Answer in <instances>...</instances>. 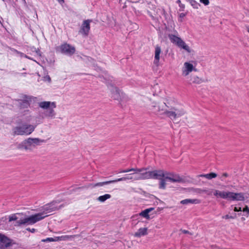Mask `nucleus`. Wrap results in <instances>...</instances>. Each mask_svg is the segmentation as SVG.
Wrapping results in <instances>:
<instances>
[{
  "instance_id": "obj_1",
  "label": "nucleus",
  "mask_w": 249,
  "mask_h": 249,
  "mask_svg": "<svg viewBox=\"0 0 249 249\" xmlns=\"http://www.w3.org/2000/svg\"><path fill=\"white\" fill-rule=\"evenodd\" d=\"M60 208L56 201H53L44 206L43 212L26 217L22 213H16L9 216V222L15 221V226L33 225L49 215V213Z\"/></svg>"
},
{
  "instance_id": "obj_2",
  "label": "nucleus",
  "mask_w": 249,
  "mask_h": 249,
  "mask_svg": "<svg viewBox=\"0 0 249 249\" xmlns=\"http://www.w3.org/2000/svg\"><path fill=\"white\" fill-rule=\"evenodd\" d=\"M29 110L25 111L26 117L22 118L18 122V125L14 127L12 130L14 135H29L35 129L36 125L27 124L31 120V116L28 115Z\"/></svg>"
},
{
  "instance_id": "obj_3",
  "label": "nucleus",
  "mask_w": 249,
  "mask_h": 249,
  "mask_svg": "<svg viewBox=\"0 0 249 249\" xmlns=\"http://www.w3.org/2000/svg\"><path fill=\"white\" fill-rule=\"evenodd\" d=\"M143 179H155L160 180V188L164 189L166 184L171 181L170 175L163 170H154L143 172Z\"/></svg>"
},
{
  "instance_id": "obj_4",
  "label": "nucleus",
  "mask_w": 249,
  "mask_h": 249,
  "mask_svg": "<svg viewBox=\"0 0 249 249\" xmlns=\"http://www.w3.org/2000/svg\"><path fill=\"white\" fill-rule=\"evenodd\" d=\"M214 196L223 199H227L230 200L244 201L245 200L244 194L242 193H233L231 192H221L215 190Z\"/></svg>"
},
{
  "instance_id": "obj_5",
  "label": "nucleus",
  "mask_w": 249,
  "mask_h": 249,
  "mask_svg": "<svg viewBox=\"0 0 249 249\" xmlns=\"http://www.w3.org/2000/svg\"><path fill=\"white\" fill-rule=\"evenodd\" d=\"M45 140L39 138H29L18 145V149H24L26 150L32 151L37 146L41 145L42 143L45 142Z\"/></svg>"
},
{
  "instance_id": "obj_6",
  "label": "nucleus",
  "mask_w": 249,
  "mask_h": 249,
  "mask_svg": "<svg viewBox=\"0 0 249 249\" xmlns=\"http://www.w3.org/2000/svg\"><path fill=\"white\" fill-rule=\"evenodd\" d=\"M39 107L46 110L45 112V116L51 119L55 118L56 113L54 109L56 107L55 102L43 101L38 103Z\"/></svg>"
},
{
  "instance_id": "obj_7",
  "label": "nucleus",
  "mask_w": 249,
  "mask_h": 249,
  "mask_svg": "<svg viewBox=\"0 0 249 249\" xmlns=\"http://www.w3.org/2000/svg\"><path fill=\"white\" fill-rule=\"evenodd\" d=\"M172 43L180 49H183L189 53L191 52L189 46L180 37L173 34H172Z\"/></svg>"
},
{
  "instance_id": "obj_8",
  "label": "nucleus",
  "mask_w": 249,
  "mask_h": 249,
  "mask_svg": "<svg viewBox=\"0 0 249 249\" xmlns=\"http://www.w3.org/2000/svg\"><path fill=\"white\" fill-rule=\"evenodd\" d=\"M135 172L133 173L127 175L126 176L115 179V182L125 181L127 180H138L143 179V171L142 172Z\"/></svg>"
},
{
  "instance_id": "obj_9",
  "label": "nucleus",
  "mask_w": 249,
  "mask_h": 249,
  "mask_svg": "<svg viewBox=\"0 0 249 249\" xmlns=\"http://www.w3.org/2000/svg\"><path fill=\"white\" fill-rule=\"evenodd\" d=\"M185 112L183 110L182 106L178 105L172 108V121L175 123H178L179 122V118L183 115Z\"/></svg>"
},
{
  "instance_id": "obj_10",
  "label": "nucleus",
  "mask_w": 249,
  "mask_h": 249,
  "mask_svg": "<svg viewBox=\"0 0 249 249\" xmlns=\"http://www.w3.org/2000/svg\"><path fill=\"white\" fill-rule=\"evenodd\" d=\"M58 49L62 53L68 56L72 55L75 52V48L67 43L61 44L58 47Z\"/></svg>"
},
{
  "instance_id": "obj_11",
  "label": "nucleus",
  "mask_w": 249,
  "mask_h": 249,
  "mask_svg": "<svg viewBox=\"0 0 249 249\" xmlns=\"http://www.w3.org/2000/svg\"><path fill=\"white\" fill-rule=\"evenodd\" d=\"M91 21L89 19L84 20L82 24L79 33L84 36H87L90 30V22Z\"/></svg>"
},
{
  "instance_id": "obj_12",
  "label": "nucleus",
  "mask_w": 249,
  "mask_h": 249,
  "mask_svg": "<svg viewBox=\"0 0 249 249\" xmlns=\"http://www.w3.org/2000/svg\"><path fill=\"white\" fill-rule=\"evenodd\" d=\"M33 98V97L32 96L23 95L19 100L20 108H28L30 106V102Z\"/></svg>"
},
{
  "instance_id": "obj_13",
  "label": "nucleus",
  "mask_w": 249,
  "mask_h": 249,
  "mask_svg": "<svg viewBox=\"0 0 249 249\" xmlns=\"http://www.w3.org/2000/svg\"><path fill=\"white\" fill-rule=\"evenodd\" d=\"M197 71V70L194 67L193 65L190 62H185L182 69V74L184 76L188 75L193 71Z\"/></svg>"
},
{
  "instance_id": "obj_14",
  "label": "nucleus",
  "mask_w": 249,
  "mask_h": 249,
  "mask_svg": "<svg viewBox=\"0 0 249 249\" xmlns=\"http://www.w3.org/2000/svg\"><path fill=\"white\" fill-rule=\"evenodd\" d=\"M112 98L115 100H119L123 94L116 87H113L112 89Z\"/></svg>"
},
{
  "instance_id": "obj_15",
  "label": "nucleus",
  "mask_w": 249,
  "mask_h": 249,
  "mask_svg": "<svg viewBox=\"0 0 249 249\" xmlns=\"http://www.w3.org/2000/svg\"><path fill=\"white\" fill-rule=\"evenodd\" d=\"M161 53V49L160 48L157 46L155 48V57H154V64L156 65V66H158L159 62L160 60V55Z\"/></svg>"
},
{
  "instance_id": "obj_16",
  "label": "nucleus",
  "mask_w": 249,
  "mask_h": 249,
  "mask_svg": "<svg viewBox=\"0 0 249 249\" xmlns=\"http://www.w3.org/2000/svg\"><path fill=\"white\" fill-rule=\"evenodd\" d=\"M115 180H109V181H107L98 182V183H96L95 184H90L89 186V187H90L91 188H95V187H97L103 186L105 185H107V184H110L112 183H115Z\"/></svg>"
},
{
  "instance_id": "obj_17",
  "label": "nucleus",
  "mask_w": 249,
  "mask_h": 249,
  "mask_svg": "<svg viewBox=\"0 0 249 249\" xmlns=\"http://www.w3.org/2000/svg\"><path fill=\"white\" fill-rule=\"evenodd\" d=\"M200 200L198 199H185L180 201V203L183 205H187L188 204H199Z\"/></svg>"
},
{
  "instance_id": "obj_18",
  "label": "nucleus",
  "mask_w": 249,
  "mask_h": 249,
  "mask_svg": "<svg viewBox=\"0 0 249 249\" xmlns=\"http://www.w3.org/2000/svg\"><path fill=\"white\" fill-rule=\"evenodd\" d=\"M147 228H140L138 231L135 233L134 236L137 237H140L142 236L145 235L147 234Z\"/></svg>"
},
{
  "instance_id": "obj_19",
  "label": "nucleus",
  "mask_w": 249,
  "mask_h": 249,
  "mask_svg": "<svg viewBox=\"0 0 249 249\" xmlns=\"http://www.w3.org/2000/svg\"><path fill=\"white\" fill-rule=\"evenodd\" d=\"M75 235H62L61 236H57L54 237V241H66L71 239L73 238Z\"/></svg>"
},
{
  "instance_id": "obj_20",
  "label": "nucleus",
  "mask_w": 249,
  "mask_h": 249,
  "mask_svg": "<svg viewBox=\"0 0 249 249\" xmlns=\"http://www.w3.org/2000/svg\"><path fill=\"white\" fill-rule=\"evenodd\" d=\"M0 243L3 244L5 247H8L10 244V240L1 233H0Z\"/></svg>"
},
{
  "instance_id": "obj_21",
  "label": "nucleus",
  "mask_w": 249,
  "mask_h": 249,
  "mask_svg": "<svg viewBox=\"0 0 249 249\" xmlns=\"http://www.w3.org/2000/svg\"><path fill=\"white\" fill-rule=\"evenodd\" d=\"M154 210L153 208H150L146 209L141 212L140 213V215L146 218V219H149L150 216L149 215V213L151 212L152 211Z\"/></svg>"
},
{
  "instance_id": "obj_22",
  "label": "nucleus",
  "mask_w": 249,
  "mask_h": 249,
  "mask_svg": "<svg viewBox=\"0 0 249 249\" xmlns=\"http://www.w3.org/2000/svg\"><path fill=\"white\" fill-rule=\"evenodd\" d=\"M145 169L144 168H130L126 170H122L119 171V173H127L131 171H136V172H142L144 171Z\"/></svg>"
},
{
  "instance_id": "obj_23",
  "label": "nucleus",
  "mask_w": 249,
  "mask_h": 249,
  "mask_svg": "<svg viewBox=\"0 0 249 249\" xmlns=\"http://www.w3.org/2000/svg\"><path fill=\"white\" fill-rule=\"evenodd\" d=\"M111 197V195L110 194H105L103 196H99L97 198V200L100 202H104L105 201H106L107 199L110 198Z\"/></svg>"
},
{
  "instance_id": "obj_24",
  "label": "nucleus",
  "mask_w": 249,
  "mask_h": 249,
  "mask_svg": "<svg viewBox=\"0 0 249 249\" xmlns=\"http://www.w3.org/2000/svg\"><path fill=\"white\" fill-rule=\"evenodd\" d=\"M200 177L205 178L208 179H211L217 177V174L215 173H210L207 174H202Z\"/></svg>"
},
{
  "instance_id": "obj_25",
  "label": "nucleus",
  "mask_w": 249,
  "mask_h": 249,
  "mask_svg": "<svg viewBox=\"0 0 249 249\" xmlns=\"http://www.w3.org/2000/svg\"><path fill=\"white\" fill-rule=\"evenodd\" d=\"M191 81L193 84H200L203 82V80L197 76L191 78Z\"/></svg>"
},
{
  "instance_id": "obj_26",
  "label": "nucleus",
  "mask_w": 249,
  "mask_h": 249,
  "mask_svg": "<svg viewBox=\"0 0 249 249\" xmlns=\"http://www.w3.org/2000/svg\"><path fill=\"white\" fill-rule=\"evenodd\" d=\"M183 181V179L179 176L177 175H174L172 174V182H180Z\"/></svg>"
},
{
  "instance_id": "obj_27",
  "label": "nucleus",
  "mask_w": 249,
  "mask_h": 249,
  "mask_svg": "<svg viewBox=\"0 0 249 249\" xmlns=\"http://www.w3.org/2000/svg\"><path fill=\"white\" fill-rule=\"evenodd\" d=\"M214 191L215 190H201L199 191V193H205L208 196H212L213 195V194L214 195Z\"/></svg>"
},
{
  "instance_id": "obj_28",
  "label": "nucleus",
  "mask_w": 249,
  "mask_h": 249,
  "mask_svg": "<svg viewBox=\"0 0 249 249\" xmlns=\"http://www.w3.org/2000/svg\"><path fill=\"white\" fill-rule=\"evenodd\" d=\"M190 3L194 8L197 9L199 3H197L195 0H189Z\"/></svg>"
},
{
  "instance_id": "obj_29",
  "label": "nucleus",
  "mask_w": 249,
  "mask_h": 249,
  "mask_svg": "<svg viewBox=\"0 0 249 249\" xmlns=\"http://www.w3.org/2000/svg\"><path fill=\"white\" fill-rule=\"evenodd\" d=\"M154 113L158 114L160 112V107L159 106H155L152 109Z\"/></svg>"
},
{
  "instance_id": "obj_30",
  "label": "nucleus",
  "mask_w": 249,
  "mask_h": 249,
  "mask_svg": "<svg viewBox=\"0 0 249 249\" xmlns=\"http://www.w3.org/2000/svg\"><path fill=\"white\" fill-rule=\"evenodd\" d=\"M43 242H55L54 238L48 237L42 240Z\"/></svg>"
},
{
  "instance_id": "obj_31",
  "label": "nucleus",
  "mask_w": 249,
  "mask_h": 249,
  "mask_svg": "<svg viewBox=\"0 0 249 249\" xmlns=\"http://www.w3.org/2000/svg\"><path fill=\"white\" fill-rule=\"evenodd\" d=\"M235 216H231V215H230L229 214H227L226 215H224V216H222V218H224V219H234L235 218Z\"/></svg>"
},
{
  "instance_id": "obj_32",
  "label": "nucleus",
  "mask_w": 249,
  "mask_h": 249,
  "mask_svg": "<svg viewBox=\"0 0 249 249\" xmlns=\"http://www.w3.org/2000/svg\"><path fill=\"white\" fill-rule=\"evenodd\" d=\"M199 1L205 6L208 5L210 4V0H199Z\"/></svg>"
},
{
  "instance_id": "obj_33",
  "label": "nucleus",
  "mask_w": 249,
  "mask_h": 249,
  "mask_svg": "<svg viewBox=\"0 0 249 249\" xmlns=\"http://www.w3.org/2000/svg\"><path fill=\"white\" fill-rule=\"evenodd\" d=\"M177 3L179 4V6H180V8L181 9L180 10H183L184 7H185L184 5L181 4V1L180 0H178Z\"/></svg>"
},
{
  "instance_id": "obj_34",
  "label": "nucleus",
  "mask_w": 249,
  "mask_h": 249,
  "mask_svg": "<svg viewBox=\"0 0 249 249\" xmlns=\"http://www.w3.org/2000/svg\"><path fill=\"white\" fill-rule=\"evenodd\" d=\"M243 212H247L248 213V215L249 214V208L247 206H246L245 208L243 209Z\"/></svg>"
},
{
  "instance_id": "obj_35",
  "label": "nucleus",
  "mask_w": 249,
  "mask_h": 249,
  "mask_svg": "<svg viewBox=\"0 0 249 249\" xmlns=\"http://www.w3.org/2000/svg\"><path fill=\"white\" fill-rule=\"evenodd\" d=\"M44 80L48 81L49 82H50L51 81V79L49 75H47L44 77Z\"/></svg>"
},
{
  "instance_id": "obj_36",
  "label": "nucleus",
  "mask_w": 249,
  "mask_h": 249,
  "mask_svg": "<svg viewBox=\"0 0 249 249\" xmlns=\"http://www.w3.org/2000/svg\"><path fill=\"white\" fill-rule=\"evenodd\" d=\"M233 210L234 212H240L242 211L241 207H234Z\"/></svg>"
},
{
  "instance_id": "obj_37",
  "label": "nucleus",
  "mask_w": 249,
  "mask_h": 249,
  "mask_svg": "<svg viewBox=\"0 0 249 249\" xmlns=\"http://www.w3.org/2000/svg\"><path fill=\"white\" fill-rule=\"evenodd\" d=\"M26 230H27V231H29L31 232H33H33H35L36 231V230L35 229H34V228H33V229H30V228H27V229H26Z\"/></svg>"
},
{
  "instance_id": "obj_38",
  "label": "nucleus",
  "mask_w": 249,
  "mask_h": 249,
  "mask_svg": "<svg viewBox=\"0 0 249 249\" xmlns=\"http://www.w3.org/2000/svg\"><path fill=\"white\" fill-rule=\"evenodd\" d=\"M186 16V14L184 13H181L179 14V18H183Z\"/></svg>"
},
{
  "instance_id": "obj_39",
  "label": "nucleus",
  "mask_w": 249,
  "mask_h": 249,
  "mask_svg": "<svg viewBox=\"0 0 249 249\" xmlns=\"http://www.w3.org/2000/svg\"><path fill=\"white\" fill-rule=\"evenodd\" d=\"M222 176L226 178L228 176V174L226 173H224L222 174Z\"/></svg>"
},
{
  "instance_id": "obj_40",
  "label": "nucleus",
  "mask_w": 249,
  "mask_h": 249,
  "mask_svg": "<svg viewBox=\"0 0 249 249\" xmlns=\"http://www.w3.org/2000/svg\"><path fill=\"white\" fill-rule=\"evenodd\" d=\"M182 232L184 233H188L189 232V231H187L185 230H182Z\"/></svg>"
},
{
  "instance_id": "obj_41",
  "label": "nucleus",
  "mask_w": 249,
  "mask_h": 249,
  "mask_svg": "<svg viewBox=\"0 0 249 249\" xmlns=\"http://www.w3.org/2000/svg\"><path fill=\"white\" fill-rule=\"evenodd\" d=\"M57 0L60 3H63L64 2V0Z\"/></svg>"
},
{
  "instance_id": "obj_42",
  "label": "nucleus",
  "mask_w": 249,
  "mask_h": 249,
  "mask_svg": "<svg viewBox=\"0 0 249 249\" xmlns=\"http://www.w3.org/2000/svg\"><path fill=\"white\" fill-rule=\"evenodd\" d=\"M23 55H24L25 57H26V58H28V59H30V58L29 57L27 56V55H24L23 54H22L21 56H23Z\"/></svg>"
},
{
  "instance_id": "obj_43",
  "label": "nucleus",
  "mask_w": 249,
  "mask_h": 249,
  "mask_svg": "<svg viewBox=\"0 0 249 249\" xmlns=\"http://www.w3.org/2000/svg\"><path fill=\"white\" fill-rule=\"evenodd\" d=\"M169 36L171 38V36L170 35H169Z\"/></svg>"
},
{
  "instance_id": "obj_44",
  "label": "nucleus",
  "mask_w": 249,
  "mask_h": 249,
  "mask_svg": "<svg viewBox=\"0 0 249 249\" xmlns=\"http://www.w3.org/2000/svg\"><path fill=\"white\" fill-rule=\"evenodd\" d=\"M24 2H25V0H23Z\"/></svg>"
}]
</instances>
